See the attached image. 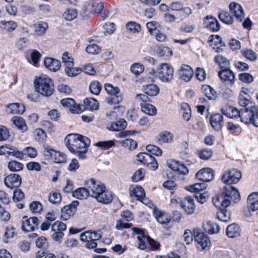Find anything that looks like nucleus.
<instances>
[{
    "label": "nucleus",
    "instance_id": "0eeeda50",
    "mask_svg": "<svg viewBox=\"0 0 258 258\" xmlns=\"http://www.w3.org/2000/svg\"><path fill=\"white\" fill-rule=\"evenodd\" d=\"M242 174L236 169L232 168L224 172L222 177V181L229 185L237 183L241 179Z\"/></svg>",
    "mask_w": 258,
    "mask_h": 258
},
{
    "label": "nucleus",
    "instance_id": "0e129e2a",
    "mask_svg": "<svg viewBox=\"0 0 258 258\" xmlns=\"http://www.w3.org/2000/svg\"><path fill=\"white\" fill-rule=\"evenodd\" d=\"M30 210L33 213H40L43 210L42 204L38 201L32 202L29 206Z\"/></svg>",
    "mask_w": 258,
    "mask_h": 258
},
{
    "label": "nucleus",
    "instance_id": "393cba45",
    "mask_svg": "<svg viewBox=\"0 0 258 258\" xmlns=\"http://www.w3.org/2000/svg\"><path fill=\"white\" fill-rule=\"evenodd\" d=\"M44 64L47 69L54 72L58 71L61 67L60 61L51 57H46L44 60Z\"/></svg>",
    "mask_w": 258,
    "mask_h": 258
},
{
    "label": "nucleus",
    "instance_id": "b1692460",
    "mask_svg": "<svg viewBox=\"0 0 258 258\" xmlns=\"http://www.w3.org/2000/svg\"><path fill=\"white\" fill-rule=\"evenodd\" d=\"M210 124L216 131L220 130L223 125V117L220 113L213 114L210 117Z\"/></svg>",
    "mask_w": 258,
    "mask_h": 258
},
{
    "label": "nucleus",
    "instance_id": "49530a36",
    "mask_svg": "<svg viewBox=\"0 0 258 258\" xmlns=\"http://www.w3.org/2000/svg\"><path fill=\"white\" fill-rule=\"evenodd\" d=\"M219 19L226 24H231L233 22V19L228 12L222 11L218 15Z\"/></svg>",
    "mask_w": 258,
    "mask_h": 258
},
{
    "label": "nucleus",
    "instance_id": "774afa93",
    "mask_svg": "<svg viewBox=\"0 0 258 258\" xmlns=\"http://www.w3.org/2000/svg\"><path fill=\"white\" fill-rule=\"evenodd\" d=\"M77 16V12L76 9H69L63 14L64 19L69 21L75 19Z\"/></svg>",
    "mask_w": 258,
    "mask_h": 258
},
{
    "label": "nucleus",
    "instance_id": "13d9d810",
    "mask_svg": "<svg viewBox=\"0 0 258 258\" xmlns=\"http://www.w3.org/2000/svg\"><path fill=\"white\" fill-rule=\"evenodd\" d=\"M120 144L125 148L130 150L135 149L138 146L136 141L131 139H126L124 140L120 141Z\"/></svg>",
    "mask_w": 258,
    "mask_h": 258
},
{
    "label": "nucleus",
    "instance_id": "09e8293b",
    "mask_svg": "<svg viewBox=\"0 0 258 258\" xmlns=\"http://www.w3.org/2000/svg\"><path fill=\"white\" fill-rule=\"evenodd\" d=\"M181 109L183 111L182 116L184 120L188 121L191 118V109L186 103H182L180 104Z\"/></svg>",
    "mask_w": 258,
    "mask_h": 258
},
{
    "label": "nucleus",
    "instance_id": "5701e85b",
    "mask_svg": "<svg viewBox=\"0 0 258 258\" xmlns=\"http://www.w3.org/2000/svg\"><path fill=\"white\" fill-rule=\"evenodd\" d=\"M204 24L205 27L209 28L214 32L220 30V24L216 18L212 16H207L204 19Z\"/></svg>",
    "mask_w": 258,
    "mask_h": 258
},
{
    "label": "nucleus",
    "instance_id": "f3484780",
    "mask_svg": "<svg viewBox=\"0 0 258 258\" xmlns=\"http://www.w3.org/2000/svg\"><path fill=\"white\" fill-rule=\"evenodd\" d=\"M196 177L204 183L209 182L214 178V171L210 168H203L196 173Z\"/></svg>",
    "mask_w": 258,
    "mask_h": 258
},
{
    "label": "nucleus",
    "instance_id": "6e6552de",
    "mask_svg": "<svg viewBox=\"0 0 258 258\" xmlns=\"http://www.w3.org/2000/svg\"><path fill=\"white\" fill-rule=\"evenodd\" d=\"M43 149L44 155L54 162L62 163L66 162V156L63 153L56 151L48 145H44Z\"/></svg>",
    "mask_w": 258,
    "mask_h": 258
},
{
    "label": "nucleus",
    "instance_id": "5fc2aeb1",
    "mask_svg": "<svg viewBox=\"0 0 258 258\" xmlns=\"http://www.w3.org/2000/svg\"><path fill=\"white\" fill-rule=\"evenodd\" d=\"M214 59L215 62L219 65L221 69L229 67L230 63L229 60L221 55L215 56Z\"/></svg>",
    "mask_w": 258,
    "mask_h": 258
},
{
    "label": "nucleus",
    "instance_id": "dca6fc26",
    "mask_svg": "<svg viewBox=\"0 0 258 258\" xmlns=\"http://www.w3.org/2000/svg\"><path fill=\"white\" fill-rule=\"evenodd\" d=\"M5 185L10 188H18L22 183L21 177L17 174H11L6 176L4 180Z\"/></svg>",
    "mask_w": 258,
    "mask_h": 258
},
{
    "label": "nucleus",
    "instance_id": "4c0bfd02",
    "mask_svg": "<svg viewBox=\"0 0 258 258\" xmlns=\"http://www.w3.org/2000/svg\"><path fill=\"white\" fill-rule=\"evenodd\" d=\"M73 196L77 199L83 200L86 199L89 196L88 188L79 187L73 191Z\"/></svg>",
    "mask_w": 258,
    "mask_h": 258
},
{
    "label": "nucleus",
    "instance_id": "79ce46f5",
    "mask_svg": "<svg viewBox=\"0 0 258 258\" xmlns=\"http://www.w3.org/2000/svg\"><path fill=\"white\" fill-rule=\"evenodd\" d=\"M64 71L68 77H74L80 74L82 70L79 68L74 67V63L65 67Z\"/></svg>",
    "mask_w": 258,
    "mask_h": 258
},
{
    "label": "nucleus",
    "instance_id": "6e6d98bb",
    "mask_svg": "<svg viewBox=\"0 0 258 258\" xmlns=\"http://www.w3.org/2000/svg\"><path fill=\"white\" fill-rule=\"evenodd\" d=\"M102 86L97 81H92L89 86V89L91 93L98 95L101 90Z\"/></svg>",
    "mask_w": 258,
    "mask_h": 258
},
{
    "label": "nucleus",
    "instance_id": "e2e57ef3",
    "mask_svg": "<svg viewBox=\"0 0 258 258\" xmlns=\"http://www.w3.org/2000/svg\"><path fill=\"white\" fill-rule=\"evenodd\" d=\"M86 51L89 54H97L100 52L101 47L95 44H92L86 47Z\"/></svg>",
    "mask_w": 258,
    "mask_h": 258
},
{
    "label": "nucleus",
    "instance_id": "cd10ccee",
    "mask_svg": "<svg viewBox=\"0 0 258 258\" xmlns=\"http://www.w3.org/2000/svg\"><path fill=\"white\" fill-rule=\"evenodd\" d=\"M33 27L34 28V35L35 36L44 35L48 28L47 23L43 21H40L35 23Z\"/></svg>",
    "mask_w": 258,
    "mask_h": 258
},
{
    "label": "nucleus",
    "instance_id": "412c9836",
    "mask_svg": "<svg viewBox=\"0 0 258 258\" xmlns=\"http://www.w3.org/2000/svg\"><path fill=\"white\" fill-rule=\"evenodd\" d=\"M39 224L38 219L36 217H31L23 222L22 229L23 231L28 232L33 231Z\"/></svg>",
    "mask_w": 258,
    "mask_h": 258
},
{
    "label": "nucleus",
    "instance_id": "2eb2a0df",
    "mask_svg": "<svg viewBox=\"0 0 258 258\" xmlns=\"http://www.w3.org/2000/svg\"><path fill=\"white\" fill-rule=\"evenodd\" d=\"M83 138V136L79 134H70L65 138L66 144L69 150L72 153H75L76 145L80 143V138Z\"/></svg>",
    "mask_w": 258,
    "mask_h": 258
},
{
    "label": "nucleus",
    "instance_id": "e433bc0d",
    "mask_svg": "<svg viewBox=\"0 0 258 258\" xmlns=\"http://www.w3.org/2000/svg\"><path fill=\"white\" fill-rule=\"evenodd\" d=\"M203 228L205 231L209 234L217 233L220 231V226L216 223L207 221L203 224Z\"/></svg>",
    "mask_w": 258,
    "mask_h": 258
},
{
    "label": "nucleus",
    "instance_id": "052dcab7",
    "mask_svg": "<svg viewBox=\"0 0 258 258\" xmlns=\"http://www.w3.org/2000/svg\"><path fill=\"white\" fill-rule=\"evenodd\" d=\"M172 134L170 132L165 131L159 135L158 140L165 143L171 142L172 140Z\"/></svg>",
    "mask_w": 258,
    "mask_h": 258
},
{
    "label": "nucleus",
    "instance_id": "39448f33",
    "mask_svg": "<svg viewBox=\"0 0 258 258\" xmlns=\"http://www.w3.org/2000/svg\"><path fill=\"white\" fill-rule=\"evenodd\" d=\"M222 200H228L230 204L231 201L237 203L240 200V194L237 188L233 186L228 185L224 187V191L223 194L217 197L216 200L218 202H221Z\"/></svg>",
    "mask_w": 258,
    "mask_h": 258
},
{
    "label": "nucleus",
    "instance_id": "7c9ffc66",
    "mask_svg": "<svg viewBox=\"0 0 258 258\" xmlns=\"http://www.w3.org/2000/svg\"><path fill=\"white\" fill-rule=\"evenodd\" d=\"M221 111L223 114L231 118L238 116V113H239L237 108L228 105L223 106L221 108Z\"/></svg>",
    "mask_w": 258,
    "mask_h": 258
},
{
    "label": "nucleus",
    "instance_id": "f03ea898",
    "mask_svg": "<svg viewBox=\"0 0 258 258\" xmlns=\"http://www.w3.org/2000/svg\"><path fill=\"white\" fill-rule=\"evenodd\" d=\"M173 68L167 63H161L154 72L155 76L164 83L171 82L173 77Z\"/></svg>",
    "mask_w": 258,
    "mask_h": 258
},
{
    "label": "nucleus",
    "instance_id": "aec40b11",
    "mask_svg": "<svg viewBox=\"0 0 258 258\" xmlns=\"http://www.w3.org/2000/svg\"><path fill=\"white\" fill-rule=\"evenodd\" d=\"M230 11L238 21H242L244 18L245 14L243 10L239 4L231 2L229 5Z\"/></svg>",
    "mask_w": 258,
    "mask_h": 258
},
{
    "label": "nucleus",
    "instance_id": "69168bd1",
    "mask_svg": "<svg viewBox=\"0 0 258 258\" xmlns=\"http://www.w3.org/2000/svg\"><path fill=\"white\" fill-rule=\"evenodd\" d=\"M238 79L245 83H250L253 80L252 76L248 73H242L239 74Z\"/></svg>",
    "mask_w": 258,
    "mask_h": 258
},
{
    "label": "nucleus",
    "instance_id": "a19ab883",
    "mask_svg": "<svg viewBox=\"0 0 258 258\" xmlns=\"http://www.w3.org/2000/svg\"><path fill=\"white\" fill-rule=\"evenodd\" d=\"M126 125V121L123 119H120L116 122H113L109 129L113 131H120L125 128Z\"/></svg>",
    "mask_w": 258,
    "mask_h": 258
},
{
    "label": "nucleus",
    "instance_id": "c03bdc74",
    "mask_svg": "<svg viewBox=\"0 0 258 258\" xmlns=\"http://www.w3.org/2000/svg\"><path fill=\"white\" fill-rule=\"evenodd\" d=\"M206 184L204 182L197 183L193 185L187 186L186 189L192 192L199 193L201 190L206 188Z\"/></svg>",
    "mask_w": 258,
    "mask_h": 258
},
{
    "label": "nucleus",
    "instance_id": "c85d7f7f",
    "mask_svg": "<svg viewBox=\"0 0 258 258\" xmlns=\"http://www.w3.org/2000/svg\"><path fill=\"white\" fill-rule=\"evenodd\" d=\"M226 232L229 237L234 238L240 236L241 229L238 224L233 223L227 226Z\"/></svg>",
    "mask_w": 258,
    "mask_h": 258
},
{
    "label": "nucleus",
    "instance_id": "3c124183",
    "mask_svg": "<svg viewBox=\"0 0 258 258\" xmlns=\"http://www.w3.org/2000/svg\"><path fill=\"white\" fill-rule=\"evenodd\" d=\"M242 55L251 61H255L257 56L255 52L250 49H246L241 50Z\"/></svg>",
    "mask_w": 258,
    "mask_h": 258
},
{
    "label": "nucleus",
    "instance_id": "423d86ee",
    "mask_svg": "<svg viewBox=\"0 0 258 258\" xmlns=\"http://www.w3.org/2000/svg\"><path fill=\"white\" fill-rule=\"evenodd\" d=\"M167 164L171 170L177 172L175 175L177 180H183L185 179V176L188 173V169L186 166L173 160H167Z\"/></svg>",
    "mask_w": 258,
    "mask_h": 258
},
{
    "label": "nucleus",
    "instance_id": "473e14b6",
    "mask_svg": "<svg viewBox=\"0 0 258 258\" xmlns=\"http://www.w3.org/2000/svg\"><path fill=\"white\" fill-rule=\"evenodd\" d=\"M80 138V143H78L76 145L75 149L76 150V152H87V148L89 147L90 144V140L84 136H83V138Z\"/></svg>",
    "mask_w": 258,
    "mask_h": 258
},
{
    "label": "nucleus",
    "instance_id": "603ef678",
    "mask_svg": "<svg viewBox=\"0 0 258 258\" xmlns=\"http://www.w3.org/2000/svg\"><path fill=\"white\" fill-rule=\"evenodd\" d=\"M142 111L150 115H154L157 113L156 107L148 102L141 107Z\"/></svg>",
    "mask_w": 258,
    "mask_h": 258
},
{
    "label": "nucleus",
    "instance_id": "f257e3e1",
    "mask_svg": "<svg viewBox=\"0 0 258 258\" xmlns=\"http://www.w3.org/2000/svg\"><path fill=\"white\" fill-rule=\"evenodd\" d=\"M36 91L45 97L51 96L54 91L53 80L45 75L36 77L34 82Z\"/></svg>",
    "mask_w": 258,
    "mask_h": 258
},
{
    "label": "nucleus",
    "instance_id": "9d476101",
    "mask_svg": "<svg viewBox=\"0 0 258 258\" xmlns=\"http://www.w3.org/2000/svg\"><path fill=\"white\" fill-rule=\"evenodd\" d=\"M67 226L60 221L54 222L51 226V230L53 232L51 235L52 239L55 241H60L63 237V231L66 230Z\"/></svg>",
    "mask_w": 258,
    "mask_h": 258
},
{
    "label": "nucleus",
    "instance_id": "c756f323",
    "mask_svg": "<svg viewBox=\"0 0 258 258\" xmlns=\"http://www.w3.org/2000/svg\"><path fill=\"white\" fill-rule=\"evenodd\" d=\"M239 104L244 108H246L250 105H253L250 100V96L245 91H240L238 97Z\"/></svg>",
    "mask_w": 258,
    "mask_h": 258
},
{
    "label": "nucleus",
    "instance_id": "ea45409f",
    "mask_svg": "<svg viewBox=\"0 0 258 258\" xmlns=\"http://www.w3.org/2000/svg\"><path fill=\"white\" fill-rule=\"evenodd\" d=\"M144 164L147 166L152 170L155 171L158 167V164L155 158L153 157L150 154L148 153L145 160Z\"/></svg>",
    "mask_w": 258,
    "mask_h": 258
},
{
    "label": "nucleus",
    "instance_id": "2f4dec72",
    "mask_svg": "<svg viewBox=\"0 0 258 258\" xmlns=\"http://www.w3.org/2000/svg\"><path fill=\"white\" fill-rule=\"evenodd\" d=\"M142 90L146 95L151 96H156L159 93V88L154 84L144 85Z\"/></svg>",
    "mask_w": 258,
    "mask_h": 258
},
{
    "label": "nucleus",
    "instance_id": "f8f14e48",
    "mask_svg": "<svg viewBox=\"0 0 258 258\" xmlns=\"http://www.w3.org/2000/svg\"><path fill=\"white\" fill-rule=\"evenodd\" d=\"M195 241L201 246V249H205L210 244V240L207 235L200 231L198 229L194 230Z\"/></svg>",
    "mask_w": 258,
    "mask_h": 258
},
{
    "label": "nucleus",
    "instance_id": "a18cd8bd",
    "mask_svg": "<svg viewBox=\"0 0 258 258\" xmlns=\"http://www.w3.org/2000/svg\"><path fill=\"white\" fill-rule=\"evenodd\" d=\"M75 212L70 209V207L67 206H64L61 211V219L62 220H67L72 217Z\"/></svg>",
    "mask_w": 258,
    "mask_h": 258
},
{
    "label": "nucleus",
    "instance_id": "37998d69",
    "mask_svg": "<svg viewBox=\"0 0 258 258\" xmlns=\"http://www.w3.org/2000/svg\"><path fill=\"white\" fill-rule=\"evenodd\" d=\"M13 122L16 126L24 132L27 130V126L24 120L21 117L14 116L12 118Z\"/></svg>",
    "mask_w": 258,
    "mask_h": 258
},
{
    "label": "nucleus",
    "instance_id": "4468645a",
    "mask_svg": "<svg viewBox=\"0 0 258 258\" xmlns=\"http://www.w3.org/2000/svg\"><path fill=\"white\" fill-rule=\"evenodd\" d=\"M0 154L12 155L20 158L23 157V153L10 144H5L0 146Z\"/></svg>",
    "mask_w": 258,
    "mask_h": 258
},
{
    "label": "nucleus",
    "instance_id": "20e7f679",
    "mask_svg": "<svg viewBox=\"0 0 258 258\" xmlns=\"http://www.w3.org/2000/svg\"><path fill=\"white\" fill-rule=\"evenodd\" d=\"M104 88L107 92L111 95V96L106 98V102L110 105L118 104L123 99L122 96L120 92V89L114 87L111 84H105Z\"/></svg>",
    "mask_w": 258,
    "mask_h": 258
},
{
    "label": "nucleus",
    "instance_id": "58836bf2",
    "mask_svg": "<svg viewBox=\"0 0 258 258\" xmlns=\"http://www.w3.org/2000/svg\"><path fill=\"white\" fill-rule=\"evenodd\" d=\"M86 109L90 110H96L99 108V103L93 98H86L83 101Z\"/></svg>",
    "mask_w": 258,
    "mask_h": 258
},
{
    "label": "nucleus",
    "instance_id": "a211bd4d",
    "mask_svg": "<svg viewBox=\"0 0 258 258\" xmlns=\"http://www.w3.org/2000/svg\"><path fill=\"white\" fill-rule=\"evenodd\" d=\"M130 195L132 197H135L139 201L147 205L148 200L145 197L144 189L141 186H137L135 187L133 186L130 188Z\"/></svg>",
    "mask_w": 258,
    "mask_h": 258
},
{
    "label": "nucleus",
    "instance_id": "6ab92c4d",
    "mask_svg": "<svg viewBox=\"0 0 258 258\" xmlns=\"http://www.w3.org/2000/svg\"><path fill=\"white\" fill-rule=\"evenodd\" d=\"M180 206L189 215L193 214L195 210V205L192 196L185 197L180 202Z\"/></svg>",
    "mask_w": 258,
    "mask_h": 258
},
{
    "label": "nucleus",
    "instance_id": "680f3d73",
    "mask_svg": "<svg viewBox=\"0 0 258 258\" xmlns=\"http://www.w3.org/2000/svg\"><path fill=\"white\" fill-rule=\"evenodd\" d=\"M10 137V132L6 126L0 125V141H5Z\"/></svg>",
    "mask_w": 258,
    "mask_h": 258
},
{
    "label": "nucleus",
    "instance_id": "9b49d317",
    "mask_svg": "<svg viewBox=\"0 0 258 258\" xmlns=\"http://www.w3.org/2000/svg\"><path fill=\"white\" fill-rule=\"evenodd\" d=\"M220 204L219 210L217 213V218L223 222H227L230 219L231 215L230 212L226 209L230 205V202L228 200H222L221 202H219Z\"/></svg>",
    "mask_w": 258,
    "mask_h": 258
},
{
    "label": "nucleus",
    "instance_id": "bf43d9fd",
    "mask_svg": "<svg viewBox=\"0 0 258 258\" xmlns=\"http://www.w3.org/2000/svg\"><path fill=\"white\" fill-rule=\"evenodd\" d=\"M48 201L52 204H58L61 201V196L59 192H51L49 194Z\"/></svg>",
    "mask_w": 258,
    "mask_h": 258
},
{
    "label": "nucleus",
    "instance_id": "864d4df0",
    "mask_svg": "<svg viewBox=\"0 0 258 258\" xmlns=\"http://www.w3.org/2000/svg\"><path fill=\"white\" fill-rule=\"evenodd\" d=\"M97 243L95 241L93 240H89L85 244V246L89 249H94V251L97 253H104L106 251V248H96Z\"/></svg>",
    "mask_w": 258,
    "mask_h": 258
},
{
    "label": "nucleus",
    "instance_id": "f704fd0d",
    "mask_svg": "<svg viewBox=\"0 0 258 258\" xmlns=\"http://www.w3.org/2000/svg\"><path fill=\"white\" fill-rule=\"evenodd\" d=\"M153 214L158 223L162 225H166L170 221V218L164 213L155 209Z\"/></svg>",
    "mask_w": 258,
    "mask_h": 258
},
{
    "label": "nucleus",
    "instance_id": "338daca9",
    "mask_svg": "<svg viewBox=\"0 0 258 258\" xmlns=\"http://www.w3.org/2000/svg\"><path fill=\"white\" fill-rule=\"evenodd\" d=\"M135 101L136 102L140 103L141 107L144 105L148 101H149V98L147 95L143 94H139L136 95L135 97Z\"/></svg>",
    "mask_w": 258,
    "mask_h": 258
},
{
    "label": "nucleus",
    "instance_id": "bb28decb",
    "mask_svg": "<svg viewBox=\"0 0 258 258\" xmlns=\"http://www.w3.org/2000/svg\"><path fill=\"white\" fill-rule=\"evenodd\" d=\"M103 189V190H102V191L98 195L95 199L99 203L108 204L112 200V193L107 190L105 187V189Z\"/></svg>",
    "mask_w": 258,
    "mask_h": 258
},
{
    "label": "nucleus",
    "instance_id": "4d7b16f0",
    "mask_svg": "<svg viewBox=\"0 0 258 258\" xmlns=\"http://www.w3.org/2000/svg\"><path fill=\"white\" fill-rule=\"evenodd\" d=\"M156 52L160 56H171L172 54L171 49L166 46H159L156 50Z\"/></svg>",
    "mask_w": 258,
    "mask_h": 258
},
{
    "label": "nucleus",
    "instance_id": "de8ad7c7",
    "mask_svg": "<svg viewBox=\"0 0 258 258\" xmlns=\"http://www.w3.org/2000/svg\"><path fill=\"white\" fill-rule=\"evenodd\" d=\"M8 166L9 169L12 172H18L23 170L24 168V165L22 163L15 160L10 161Z\"/></svg>",
    "mask_w": 258,
    "mask_h": 258
},
{
    "label": "nucleus",
    "instance_id": "a878e982",
    "mask_svg": "<svg viewBox=\"0 0 258 258\" xmlns=\"http://www.w3.org/2000/svg\"><path fill=\"white\" fill-rule=\"evenodd\" d=\"M7 108V112L10 114H23L26 110L24 104L18 103L9 104Z\"/></svg>",
    "mask_w": 258,
    "mask_h": 258
},
{
    "label": "nucleus",
    "instance_id": "72a5a7b5",
    "mask_svg": "<svg viewBox=\"0 0 258 258\" xmlns=\"http://www.w3.org/2000/svg\"><path fill=\"white\" fill-rule=\"evenodd\" d=\"M211 38L210 40V42L211 43V46H213V49H215L216 52H220L222 50L220 47L225 45L224 42H222L221 38L219 36L211 35Z\"/></svg>",
    "mask_w": 258,
    "mask_h": 258
},
{
    "label": "nucleus",
    "instance_id": "1a4fd4ad",
    "mask_svg": "<svg viewBox=\"0 0 258 258\" xmlns=\"http://www.w3.org/2000/svg\"><path fill=\"white\" fill-rule=\"evenodd\" d=\"M84 185L88 188L89 196L94 198L97 197L103 189H105V186L103 184L96 182L93 178L86 180Z\"/></svg>",
    "mask_w": 258,
    "mask_h": 258
},
{
    "label": "nucleus",
    "instance_id": "c9c22d12",
    "mask_svg": "<svg viewBox=\"0 0 258 258\" xmlns=\"http://www.w3.org/2000/svg\"><path fill=\"white\" fill-rule=\"evenodd\" d=\"M249 208L252 211L258 210V192L251 194L247 198Z\"/></svg>",
    "mask_w": 258,
    "mask_h": 258
},
{
    "label": "nucleus",
    "instance_id": "ddd939ff",
    "mask_svg": "<svg viewBox=\"0 0 258 258\" xmlns=\"http://www.w3.org/2000/svg\"><path fill=\"white\" fill-rule=\"evenodd\" d=\"M221 80L227 85H232L235 80V75L229 67L221 69L218 73Z\"/></svg>",
    "mask_w": 258,
    "mask_h": 258
},
{
    "label": "nucleus",
    "instance_id": "7ed1b4c3",
    "mask_svg": "<svg viewBox=\"0 0 258 258\" xmlns=\"http://www.w3.org/2000/svg\"><path fill=\"white\" fill-rule=\"evenodd\" d=\"M239 112L238 116L240 118L242 122L246 124L251 123L254 125L256 117H257V106L250 105L239 110Z\"/></svg>",
    "mask_w": 258,
    "mask_h": 258
},
{
    "label": "nucleus",
    "instance_id": "4be33fe9",
    "mask_svg": "<svg viewBox=\"0 0 258 258\" xmlns=\"http://www.w3.org/2000/svg\"><path fill=\"white\" fill-rule=\"evenodd\" d=\"M179 77L185 81H188L192 78L194 71L190 66L182 64L179 69Z\"/></svg>",
    "mask_w": 258,
    "mask_h": 258
},
{
    "label": "nucleus",
    "instance_id": "8fccbe9b",
    "mask_svg": "<svg viewBox=\"0 0 258 258\" xmlns=\"http://www.w3.org/2000/svg\"><path fill=\"white\" fill-rule=\"evenodd\" d=\"M205 95L210 100H214L216 98L215 91L210 86L206 85L203 87Z\"/></svg>",
    "mask_w": 258,
    "mask_h": 258
}]
</instances>
